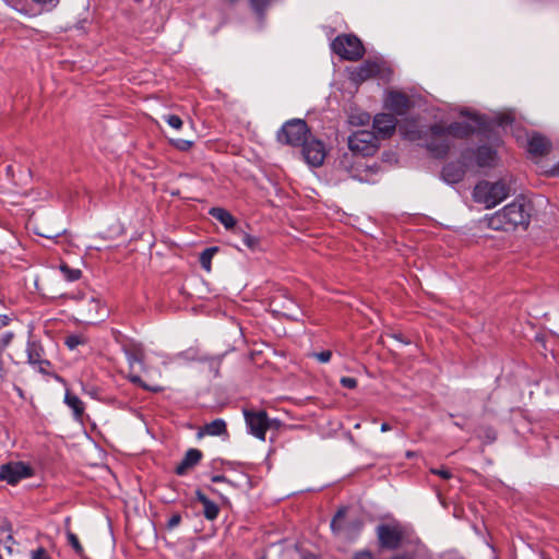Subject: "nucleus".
Returning a JSON list of instances; mask_svg holds the SVG:
<instances>
[{
	"label": "nucleus",
	"mask_w": 559,
	"mask_h": 559,
	"mask_svg": "<svg viewBox=\"0 0 559 559\" xmlns=\"http://www.w3.org/2000/svg\"><path fill=\"white\" fill-rule=\"evenodd\" d=\"M411 140H423L425 146L436 158L444 157L454 141V124L436 123L428 128L420 127L408 132Z\"/></svg>",
	"instance_id": "1"
},
{
	"label": "nucleus",
	"mask_w": 559,
	"mask_h": 559,
	"mask_svg": "<svg viewBox=\"0 0 559 559\" xmlns=\"http://www.w3.org/2000/svg\"><path fill=\"white\" fill-rule=\"evenodd\" d=\"M488 227L493 230H514L518 226L526 227L530 212L523 199H516L487 218Z\"/></svg>",
	"instance_id": "2"
},
{
	"label": "nucleus",
	"mask_w": 559,
	"mask_h": 559,
	"mask_svg": "<svg viewBox=\"0 0 559 559\" xmlns=\"http://www.w3.org/2000/svg\"><path fill=\"white\" fill-rule=\"evenodd\" d=\"M509 194V188L503 181H480L474 188L473 197L487 209L493 207L503 201Z\"/></svg>",
	"instance_id": "3"
},
{
	"label": "nucleus",
	"mask_w": 559,
	"mask_h": 559,
	"mask_svg": "<svg viewBox=\"0 0 559 559\" xmlns=\"http://www.w3.org/2000/svg\"><path fill=\"white\" fill-rule=\"evenodd\" d=\"M308 126L302 119H292L283 124L277 132L278 142L292 146H301L310 136Z\"/></svg>",
	"instance_id": "4"
},
{
	"label": "nucleus",
	"mask_w": 559,
	"mask_h": 559,
	"mask_svg": "<svg viewBox=\"0 0 559 559\" xmlns=\"http://www.w3.org/2000/svg\"><path fill=\"white\" fill-rule=\"evenodd\" d=\"M380 146V140L370 130H357L348 136L349 150L361 156L373 155Z\"/></svg>",
	"instance_id": "5"
},
{
	"label": "nucleus",
	"mask_w": 559,
	"mask_h": 559,
	"mask_svg": "<svg viewBox=\"0 0 559 559\" xmlns=\"http://www.w3.org/2000/svg\"><path fill=\"white\" fill-rule=\"evenodd\" d=\"M331 49L342 59L356 61L364 55L360 39L354 35H340L331 43Z\"/></svg>",
	"instance_id": "6"
},
{
	"label": "nucleus",
	"mask_w": 559,
	"mask_h": 559,
	"mask_svg": "<svg viewBox=\"0 0 559 559\" xmlns=\"http://www.w3.org/2000/svg\"><path fill=\"white\" fill-rule=\"evenodd\" d=\"M346 509H340L331 521V530L333 533H344L348 539H355L364 527V521L361 519H354L344 523Z\"/></svg>",
	"instance_id": "7"
},
{
	"label": "nucleus",
	"mask_w": 559,
	"mask_h": 559,
	"mask_svg": "<svg viewBox=\"0 0 559 559\" xmlns=\"http://www.w3.org/2000/svg\"><path fill=\"white\" fill-rule=\"evenodd\" d=\"M302 156L306 163L312 167H319L323 164L326 151L322 141L312 138L311 135L301 144Z\"/></svg>",
	"instance_id": "8"
},
{
	"label": "nucleus",
	"mask_w": 559,
	"mask_h": 559,
	"mask_svg": "<svg viewBox=\"0 0 559 559\" xmlns=\"http://www.w3.org/2000/svg\"><path fill=\"white\" fill-rule=\"evenodd\" d=\"M32 475V468L23 462L8 463L0 467V479L10 485H15Z\"/></svg>",
	"instance_id": "9"
},
{
	"label": "nucleus",
	"mask_w": 559,
	"mask_h": 559,
	"mask_svg": "<svg viewBox=\"0 0 559 559\" xmlns=\"http://www.w3.org/2000/svg\"><path fill=\"white\" fill-rule=\"evenodd\" d=\"M243 415H245V419H246V424H247L249 433H251L255 438L264 441L266 430L269 429L266 413L263 411H261V412L245 411Z\"/></svg>",
	"instance_id": "10"
},
{
	"label": "nucleus",
	"mask_w": 559,
	"mask_h": 559,
	"mask_svg": "<svg viewBox=\"0 0 559 559\" xmlns=\"http://www.w3.org/2000/svg\"><path fill=\"white\" fill-rule=\"evenodd\" d=\"M396 118L386 112L377 114L372 120V128L374 129V134L379 140L388 139L392 136L396 130Z\"/></svg>",
	"instance_id": "11"
},
{
	"label": "nucleus",
	"mask_w": 559,
	"mask_h": 559,
	"mask_svg": "<svg viewBox=\"0 0 559 559\" xmlns=\"http://www.w3.org/2000/svg\"><path fill=\"white\" fill-rule=\"evenodd\" d=\"M377 536L382 548L396 549L402 540V532L396 526L381 524L377 527Z\"/></svg>",
	"instance_id": "12"
},
{
	"label": "nucleus",
	"mask_w": 559,
	"mask_h": 559,
	"mask_svg": "<svg viewBox=\"0 0 559 559\" xmlns=\"http://www.w3.org/2000/svg\"><path fill=\"white\" fill-rule=\"evenodd\" d=\"M412 100L407 95L397 91L388 92L384 98V107L397 116H404L411 108Z\"/></svg>",
	"instance_id": "13"
},
{
	"label": "nucleus",
	"mask_w": 559,
	"mask_h": 559,
	"mask_svg": "<svg viewBox=\"0 0 559 559\" xmlns=\"http://www.w3.org/2000/svg\"><path fill=\"white\" fill-rule=\"evenodd\" d=\"M480 126L481 120L477 115L462 110L460 116H456V138L467 135L479 129Z\"/></svg>",
	"instance_id": "14"
},
{
	"label": "nucleus",
	"mask_w": 559,
	"mask_h": 559,
	"mask_svg": "<svg viewBox=\"0 0 559 559\" xmlns=\"http://www.w3.org/2000/svg\"><path fill=\"white\" fill-rule=\"evenodd\" d=\"M379 71L380 67L377 62L365 61L350 73V79L356 83H360L377 75Z\"/></svg>",
	"instance_id": "15"
},
{
	"label": "nucleus",
	"mask_w": 559,
	"mask_h": 559,
	"mask_svg": "<svg viewBox=\"0 0 559 559\" xmlns=\"http://www.w3.org/2000/svg\"><path fill=\"white\" fill-rule=\"evenodd\" d=\"M202 459V452L199 449H189L182 461L176 467V474L182 476L187 471L197 465Z\"/></svg>",
	"instance_id": "16"
},
{
	"label": "nucleus",
	"mask_w": 559,
	"mask_h": 559,
	"mask_svg": "<svg viewBox=\"0 0 559 559\" xmlns=\"http://www.w3.org/2000/svg\"><path fill=\"white\" fill-rule=\"evenodd\" d=\"M123 354L131 369L134 367L135 364H138L141 366V369L143 371H146V367L144 365V350L141 345L123 347Z\"/></svg>",
	"instance_id": "17"
},
{
	"label": "nucleus",
	"mask_w": 559,
	"mask_h": 559,
	"mask_svg": "<svg viewBox=\"0 0 559 559\" xmlns=\"http://www.w3.org/2000/svg\"><path fill=\"white\" fill-rule=\"evenodd\" d=\"M227 433L226 421L222 418H216L209 424H205L200 431L198 432L199 437L202 436H212V437H221Z\"/></svg>",
	"instance_id": "18"
},
{
	"label": "nucleus",
	"mask_w": 559,
	"mask_h": 559,
	"mask_svg": "<svg viewBox=\"0 0 559 559\" xmlns=\"http://www.w3.org/2000/svg\"><path fill=\"white\" fill-rule=\"evenodd\" d=\"M209 214L217 219L226 229H236V219L227 210L223 207H212Z\"/></svg>",
	"instance_id": "19"
},
{
	"label": "nucleus",
	"mask_w": 559,
	"mask_h": 559,
	"mask_svg": "<svg viewBox=\"0 0 559 559\" xmlns=\"http://www.w3.org/2000/svg\"><path fill=\"white\" fill-rule=\"evenodd\" d=\"M527 150L531 154L543 156L548 153L550 144L548 140L542 135H533L528 140Z\"/></svg>",
	"instance_id": "20"
},
{
	"label": "nucleus",
	"mask_w": 559,
	"mask_h": 559,
	"mask_svg": "<svg viewBox=\"0 0 559 559\" xmlns=\"http://www.w3.org/2000/svg\"><path fill=\"white\" fill-rule=\"evenodd\" d=\"M197 499L203 504V514L205 519L213 521L218 516L219 508L218 506L210 500L202 491L198 490L195 492Z\"/></svg>",
	"instance_id": "21"
},
{
	"label": "nucleus",
	"mask_w": 559,
	"mask_h": 559,
	"mask_svg": "<svg viewBox=\"0 0 559 559\" xmlns=\"http://www.w3.org/2000/svg\"><path fill=\"white\" fill-rule=\"evenodd\" d=\"M496 152L489 146H480L476 152V162L480 167H490L495 164Z\"/></svg>",
	"instance_id": "22"
},
{
	"label": "nucleus",
	"mask_w": 559,
	"mask_h": 559,
	"mask_svg": "<svg viewBox=\"0 0 559 559\" xmlns=\"http://www.w3.org/2000/svg\"><path fill=\"white\" fill-rule=\"evenodd\" d=\"M64 402L73 411L75 418H80L82 416L84 412V404L76 395L67 392L64 395Z\"/></svg>",
	"instance_id": "23"
},
{
	"label": "nucleus",
	"mask_w": 559,
	"mask_h": 559,
	"mask_svg": "<svg viewBox=\"0 0 559 559\" xmlns=\"http://www.w3.org/2000/svg\"><path fill=\"white\" fill-rule=\"evenodd\" d=\"M236 235H238L241 238V242L243 246H246L248 249L254 251L259 247V238L246 233L241 228H236L234 230Z\"/></svg>",
	"instance_id": "24"
},
{
	"label": "nucleus",
	"mask_w": 559,
	"mask_h": 559,
	"mask_svg": "<svg viewBox=\"0 0 559 559\" xmlns=\"http://www.w3.org/2000/svg\"><path fill=\"white\" fill-rule=\"evenodd\" d=\"M217 251H218L217 247H210V248L204 249L201 252L199 261H200L202 269L205 270L206 272L211 271V262H212L214 254Z\"/></svg>",
	"instance_id": "25"
},
{
	"label": "nucleus",
	"mask_w": 559,
	"mask_h": 559,
	"mask_svg": "<svg viewBox=\"0 0 559 559\" xmlns=\"http://www.w3.org/2000/svg\"><path fill=\"white\" fill-rule=\"evenodd\" d=\"M14 333L11 331L0 332V371L3 369L2 355L8 346L11 344Z\"/></svg>",
	"instance_id": "26"
},
{
	"label": "nucleus",
	"mask_w": 559,
	"mask_h": 559,
	"mask_svg": "<svg viewBox=\"0 0 559 559\" xmlns=\"http://www.w3.org/2000/svg\"><path fill=\"white\" fill-rule=\"evenodd\" d=\"M127 378H128V380H129L130 382H132L133 384H136V385H139V386H141V388H143V389H144V390H146V391H151V392H160V391H162V388H160V386H158V385L151 386V385L146 384V383L141 379V377H140V376H138V374L130 373V374H128V377H127Z\"/></svg>",
	"instance_id": "27"
},
{
	"label": "nucleus",
	"mask_w": 559,
	"mask_h": 559,
	"mask_svg": "<svg viewBox=\"0 0 559 559\" xmlns=\"http://www.w3.org/2000/svg\"><path fill=\"white\" fill-rule=\"evenodd\" d=\"M60 271L63 274L64 278L67 281H69V282L78 281L81 277V275H82L81 270H79V269H71L67 264H61Z\"/></svg>",
	"instance_id": "28"
},
{
	"label": "nucleus",
	"mask_w": 559,
	"mask_h": 559,
	"mask_svg": "<svg viewBox=\"0 0 559 559\" xmlns=\"http://www.w3.org/2000/svg\"><path fill=\"white\" fill-rule=\"evenodd\" d=\"M27 359L31 365H38L41 362L40 354L35 343L27 344Z\"/></svg>",
	"instance_id": "29"
},
{
	"label": "nucleus",
	"mask_w": 559,
	"mask_h": 559,
	"mask_svg": "<svg viewBox=\"0 0 559 559\" xmlns=\"http://www.w3.org/2000/svg\"><path fill=\"white\" fill-rule=\"evenodd\" d=\"M67 539H68V543L73 548V550L75 551V554L79 555L80 557H83L84 549H83L78 536L74 533H72L71 531H68Z\"/></svg>",
	"instance_id": "30"
},
{
	"label": "nucleus",
	"mask_w": 559,
	"mask_h": 559,
	"mask_svg": "<svg viewBox=\"0 0 559 559\" xmlns=\"http://www.w3.org/2000/svg\"><path fill=\"white\" fill-rule=\"evenodd\" d=\"M441 179L449 186L454 185V166L452 164L445 165L440 175Z\"/></svg>",
	"instance_id": "31"
},
{
	"label": "nucleus",
	"mask_w": 559,
	"mask_h": 559,
	"mask_svg": "<svg viewBox=\"0 0 559 559\" xmlns=\"http://www.w3.org/2000/svg\"><path fill=\"white\" fill-rule=\"evenodd\" d=\"M36 5H38L40 8L41 11L44 12H51L52 10H55L60 0H32Z\"/></svg>",
	"instance_id": "32"
},
{
	"label": "nucleus",
	"mask_w": 559,
	"mask_h": 559,
	"mask_svg": "<svg viewBox=\"0 0 559 559\" xmlns=\"http://www.w3.org/2000/svg\"><path fill=\"white\" fill-rule=\"evenodd\" d=\"M270 0H250V5L252 10L257 13L259 17L263 16V13L269 5Z\"/></svg>",
	"instance_id": "33"
},
{
	"label": "nucleus",
	"mask_w": 559,
	"mask_h": 559,
	"mask_svg": "<svg viewBox=\"0 0 559 559\" xmlns=\"http://www.w3.org/2000/svg\"><path fill=\"white\" fill-rule=\"evenodd\" d=\"M85 338L80 334H72L66 338V345L70 349H75L79 345L83 344Z\"/></svg>",
	"instance_id": "34"
},
{
	"label": "nucleus",
	"mask_w": 559,
	"mask_h": 559,
	"mask_svg": "<svg viewBox=\"0 0 559 559\" xmlns=\"http://www.w3.org/2000/svg\"><path fill=\"white\" fill-rule=\"evenodd\" d=\"M479 437L485 440L487 443H491L496 440V431L492 428H481L479 431Z\"/></svg>",
	"instance_id": "35"
},
{
	"label": "nucleus",
	"mask_w": 559,
	"mask_h": 559,
	"mask_svg": "<svg viewBox=\"0 0 559 559\" xmlns=\"http://www.w3.org/2000/svg\"><path fill=\"white\" fill-rule=\"evenodd\" d=\"M165 121L174 129L179 130L182 127V120L179 116L168 115L164 117Z\"/></svg>",
	"instance_id": "36"
},
{
	"label": "nucleus",
	"mask_w": 559,
	"mask_h": 559,
	"mask_svg": "<svg viewBox=\"0 0 559 559\" xmlns=\"http://www.w3.org/2000/svg\"><path fill=\"white\" fill-rule=\"evenodd\" d=\"M369 121H370V115L367 112H361L358 116L350 117V122L354 124L364 126V124H368Z\"/></svg>",
	"instance_id": "37"
},
{
	"label": "nucleus",
	"mask_w": 559,
	"mask_h": 559,
	"mask_svg": "<svg viewBox=\"0 0 559 559\" xmlns=\"http://www.w3.org/2000/svg\"><path fill=\"white\" fill-rule=\"evenodd\" d=\"M31 559H52L48 551L43 548L38 547L37 549L32 550L31 552Z\"/></svg>",
	"instance_id": "38"
},
{
	"label": "nucleus",
	"mask_w": 559,
	"mask_h": 559,
	"mask_svg": "<svg viewBox=\"0 0 559 559\" xmlns=\"http://www.w3.org/2000/svg\"><path fill=\"white\" fill-rule=\"evenodd\" d=\"M175 147L180 151H188L192 146V142L183 139L173 141Z\"/></svg>",
	"instance_id": "39"
},
{
	"label": "nucleus",
	"mask_w": 559,
	"mask_h": 559,
	"mask_svg": "<svg viewBox=\"0 0 559 559\" xmlns=\"http://www.w3.org/2000/svg\"><path fill=\"white\" fill-rule=\"evenodd\" d=\"M312 356L316 357L320 362L325 364L330 361L332 353L331 350H322L320 353L312 354Z\"/></svg>",
	"instance_id": "40"
},
{
	"label": "nucleus",
	"mask_w": 559,
	"mask_h": 559,
	"mask_svg": "<svg viewBox=\"0 0 559 559\" xmlns=\"http://www.w3.org/2000/svg\"><path fill=\"white\" fill-rule=\"evenodd\" d=\"M341 384L346 389H355L357 386V380L352 377H343Z\"/></svg>",
	"instance_id": "41"
},
{
	"label": "nucleus",
	"mask_w": 559,
	"mask_h": 559,
	"mask_svg": "<svg viewBox=\"0 0 559 559\" xmlns=\"http://www.w3.org/2000/svg\"><path fill=\"white\" fill-rule=\"evenodd\" d=\"M181 522V516L179 514H173L168 522H167V526L168 528H174L176 526H178Z\"/></svg>",
	"instance_id": "42"
},
{
	"label": "nucleus",
	"mask_w": 559,
	"mask_h": 559,
	"mask_svg": "<svg viewBox=\"0 0 559 559\" xmlns=\"http://www.w3.org/2000/svg\"><path fill=\"white\" fill-rule=\"evenodd\" d=\"M354 559H373V556L369 550H360L355 554Z\"/></svg>",
	"instance_id": "43"
},
{
	"label": "nucleus",
	"mask_w": 559,
	"mask_h": 559,
	"mask_svg": "<svg viewBox=\"0 0 559 559\" xmlns=\"http://www.w3.org/2000/svg\"><path fill=\"white\" fill-rule=\"evenodd\" d=\"M431 472H432L433 474H437V475L441 476V477H442V478H444V479H449V478H451V472H450V471H448V469H443V468H441V469H437V468H436V469H431Z\"/></svg>",
	"instance_id": "44"
},
{
	"label": "nucleus",
	"mask_w": 559,
	"mask_h": 559,
	"mask_svg": "<svg viewBox=\"0 0 559 559\" xmlns=\"http://www.w3.org/2000/svg\"><path fill=\"white\" fill-rule=\"evenodd\" d=\"M10 322V318L7 314H0V329L7 326Z\"/></svg>",
	"instance_id": "45"
},
{
	"label": "nucleus",
	"mask_w": 559,
	"mask_h": 559,
	"mask_svg": "<svg viewBox=\"0 0 559 559\" xmlns=\"http://www.w3.org/2000/svg\"><path fill=\"white\" fill-rule=\"evenodd\" d=\"M211 480L213 483H223V481H227L226 477L224 475H214L212 476Z\"/></svg>",
	"instance_id": "46"
},
{
	"label": "nucleus",
	"mask_w": 559,
	"mask_h": 559,
	"mask_svg": "<svg viewBox=\"0 0 559 559\" xmlns=\"http://www.w3.org/2000/svg\"><path fill=\"white\" fill-rule=\"evenodd\" d=\"M380 430H381L382 432H386V431L391 430V426H390L388 423H383V424L381 425Z\"/></svg>",
	"instance_id": "47"
},
{
	"label": "nucleus",
	"mask_w": 559,
	"mask_h": 559,
	"mask_svg": "<svg viewBox=\"0 0 559 559\" xmlns=\"http://www.w3.org/2000/svg\"><path fill=\"white\" fill-rule=\"evenodd\" d=\"M394 338H395V340H397V341H400V342H402L403 344H408V342L403 341V338H402V335H401V334H395V335H394Z\"/></svg>",
	"instance_id": "48"
},
{
	"label": "nucleus",
	"mask_w": 559,
	"mask_h": 559,
	"mask_svg": "<svg viewBox=\"0 0 559 559\" xmlns=\"http://www.w3.org/2000/svg\"><path fill=\"white\" fill-rule=\"evenodd\" d=\"M167 359H168V360H164L163 362H164V364H167L168 361H171L174 358H168V357H167Z\"/></svg>",
	"instance_id": "49"
},
{
	"label": "nucleus",
	"mask_w": 559,
	"mask_h": 559,
	"mask_svg": "<svg viewBox=\"0 0 559 559\" xmlns=\"http://www.w3.org/2000/svg\"><path fill=\"white\" fill-rule=\"evenodd\" d=\"M287 302L293 306L294 305V301L292 299H288Z\"/></svg>",
	"instance_id": "50"
},
{
	"label": "nucleus",
	"mask_w": 559,
	"mask_h": 559,
	"mask_svg": "<svg viewBox=\"0 0 559 559\" xmlns=\"http://www.w3.org/2000/svg\"><path fill=\"white\" fill-rule=\"evenodd\" d=\"M408 457H412L413 456V453L412 452H407L406 454Z\"/></svg>",
	"instance_id": "51"
},
{
	"label": "nucleus",
	"mask_w": 559,
	"mask_h": 559,
	"mask_svg": "<svg viewBox=\"0 0 559 559\" xmlns=\"http://www.w3.org/2000/svg\"><path fill=\"white\" fill-rule=\"evenodd\" d=\"M43 236L46 237V238H51L52 237L50 235H43Z\"/></svg>",
	"instance_id": "52"
},
{
	"label": "nucleus",
	"mask_w": 559,
	"mask_h": 559,
	"mask_svg": "<svg viewBox=\"0 0 559 559\" xmlns=\"http://www.w3.org/2000/svg\"><path fill=\"white\" fill-rule=\"evenodd\" d=\"M439 499H440V503L443 504V500L441 499L440 495H438Z\"/></svg>",
	"instance_id": "53"
}]
</instances>
